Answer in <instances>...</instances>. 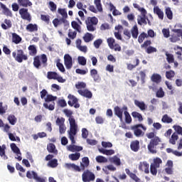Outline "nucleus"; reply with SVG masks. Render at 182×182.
Returning <instances> with one entry per match:
<instances>
[{
  "label": "nucleus",
  "mask_w": 182,
  "mask_h": 182,
  "mask_svg": "<svg viewBox=\"0 0 182 182\" xmlns=\"http://www.w3.org/2000/svg\"><path fill=\"white\" fill-rule=\"evenodd\" d=\"M134 105H135V106L139 107V109H140V110H141L142 112H144V110H146V109H147V105H146L144 102H140L137 100H135Z\"/></svg>",
  "instance_id": "nucleus-22"
},
{
  "label": "nucleus",
  "mask_w": 182,
  "mask_h": 182,
  "mask_svg": "<svg viewBox=\"0 0 182 182\" xmlns=\"http://www.w3.org/2000/svg\"><path fill=\"white\" fill-rule=\"evenodd\" d=\"M130 149L132 151H139L140 150V141L139 140L132 141L130 144Z\"/></svg>",
  "instance_id": "nucleus-19"
},
{
  "label": "nucleus",
  "mask_w": 182,
  "mask_h": 182,
  "mask_svg": "<svg viewBox=\"0 0 182 182\" xmlns=\"http://www.w3.org/2000/svg\"><path fill=\"white\" fill-rule=\"evenodd\" d=\"M165 14H166L168 19H169L170 21H171V19H173V11H171V9L170 7H167L165 9Z\"/></svg>",
  "instance_id": "nucleus-51"
},
{
  "label": "nucleus",
  "mask_w": 182,
  "mask_h": 182,
  "mask_svg": "<svg viewBox=\"0 0 182 182\" xmlns=\"http://www.w3.org/2000/svg\"><path fill=\"white\" fill-rule=\"evenodd\" d=\"M178 139V134H177V132H174L171 138L169 139V143L171 144H176V141H177V139Z\"/></svg>",
  "instance_id": "nucleus-41"
},
{
  "label": "nucleus",
  "mask_w": 182,
  "mask_h": 182,
  "mask_svg": "<svg viewBox=\"0 0 182 182\" xmlns=\"http://www.w3.org/2000/svg\"><path fill=\"white\" fill-rule=\"evenodd\" d=\"M107 42L108 43V46H109V48H110V49H113V48H114V43L116 42V40H114V38H107Z\"/></svg>",
  "instance_id": "nucleus-56"
},
{
  "label": "nucleus",
  "mask_w": 182,
  "mask_h": 182,
  "mask_svg": "<svg viewBox=\"0 0 182 182\" xmlns=\"http://www.w3.org/2000/svg\"><path fill=\"white\" fill-rule=\"evenodd\" d=\"M75 87L78 90H80V89H85L86 87V83L83 82H78L77 84H75Z\"/></svg>",
  "instance_id": "nucleus-61"
},
{
  "label": "nucleus",
  "mask_w": 182,
  "mask_h": 182,
  "mask_svg": "<svg viewBox=\"0 0 182 182\" xmlns=\"http://www.w3.org/2000/svg\"><path fill=\"white\" fill-rule=\"evenodd\" d=\"M69 159L72 160V161H76L80 159V153L71 154L69 155Z\"/></svg>",
  "instance_id": "nucleus-44"
},
{
  "label": "nucleus",
  "mask_w": 182,
  "mask_h": 182,
  "mask_svg": "<svg viewBox=\"0 0 182 182\" xmlns=\"http://www.w3.org/2000/svg\"><path fill=\"white\" fill-rule=\"evenodd\" d=\"M63 112L65 116L69 117L68 122L70 123V131H68V136L72 144H75V143H76V141H75V136L77 134V124L76 123L75 117L72 116V114H73V112L68 109H64Z\"/></svg>",
  "instance_id": "nucleus-1"
},
{
  "label": "nucleus",
  "mask_w": 182,
  "mask_h": 182,
  "mask_svg": "<svg viewBox=\"0 0 182 182\" xmlns=\"http://www.w3.org/2000/svg\"><path fill=\"white\" fill-rule=\"evenodd\" d=\"M18 4L20 6L23 8H28V6H32V2L29 0H18Z\"/></svg>",
  "instance_id": "nucleus-29"
},
{
  "label": "nucleus",
  "mask_w": 182,
  "mask_h": 182,
  "mask_svg": "<svg viewBox=\"0 0 182 182\" xmlns=\"http://www.w3.org/2000/svg\"><path fill=\"white\" fill-rule=\"evenodd\" d=\"M151 5H153L154 7V12L156 15H158L159 18H160V8L157 6V0H151Z\"/></svg>",
  "instance_id": "nucleus-25"
},
{
  "label": "nucleus",
  "mask_w": 182,
  "mask_h": 182,
  "mask_svg": "<svg viewBox=\"0 0 182 182\" xmlns=\"http://www.w3.org/2000/svg\"><path fill=\"white\" fill-rule=\"evenodd\" d=\"M139 127L142 128V129H144V132L147 130V128H146V127L143 126V124H141L134 125L132 127V129L134 130V134H135L136 137L144 136V132L141 131V129H139Z\"/></svg>",
  "instance_id": "nucleus-9"
},
{
  "label": "nucleus",
  "mask_w": 182,
  "mask_h": 182,
  "mask_svg": "<svg viewBox=\"0 0 182 182\" xmlns=\"http://www.w3.org/2000/svg\"><path fill=\"white\" fill-rule=\"evenodd\" d=\"M109 161L110 163L114 164V165L117 166H122V161H120V159L117 157V156H114L109 158Z\"/></svg>",
  "instance_id": "nucleus-32"
},
{
  "label": "nucleus",
  "mask_w": 182,
  "mask_h": 182,
  "mask_svg": "<svg viewBox=\"0 0 182 182\" xmlns=\"http://www.w3.org/2000/svg\"><path fill=\"white\" fill-rule=\"evenodd\" d=\"M1 28L4 31H6V29H10V28H12V21L9 19H5L4 23H1Z\"/></svg>",
  "instance_id": "nucleus-27"
},
{
  "label": "nucleus",
  "mask_w": 182,
  "mask_h": 182,
  "mask_svg": "<svg viewBox=\"0 0 182 182\" xmlns=\"http://www.w3.org/2000/svg\"><path fill=\"white\" fill-rule=\"evenodd\" d=\"M93 39H95V36H93V34L90 33H86L83 36L84 42H85L86 43H89V42H92Z\"/></svg>",
  "instance_id": "nucleus-33"
},
{
  "label": "nucleus",
  "mask_w": 182,
  "mask_h": 182,
  "mask_svg": "<svg viewBox=\"0 0 182 182\" xmlns=\"http://www.w3.org/2000/svg\"><path fill=\"white\" fill-rule=\"evenodd\" d=\"M177 52H176V55L179 60H182V47L177 46Z\"/></svg>",
  "instance_id": "nucleus-60"
},
{
  "label": "nucleus",
  "mask_w": 182,
  "mask_h": 182,
  "mask_svg": "<svg viewBox=\"0 0 182 182\" xmlns=\"http://www.w3.org/2000/svg\"><path fill=\"white\" fill-rule=\"evenodd\" d=\"M26 29L28 32H38V25L29 23L26 26Z\"/></svg>",
  "instance_id": "nucleus-28"
},
{
  "label": "nucleus",
  "mask_w": 182,
  "mask_h": 182,
  "mask_svg": "<svg viewBox=\"0 0 182 182\" xmlns=\"http://www.w3.org/2000/svg\"><path fill=\"white\" fill-rule=\"evenodd\" d=\"M159 167H160V158L154 159V162L150 166V171L152 176L157 175V168Z\"/></svg>",
  "instance_id": "nucleus-10"
},
{
  "label": "nucleus",
  "mask_w": 182,
  "mask_h": 182,
  "mask_svg": "<svg viewBox=\"0 0 182 182\" xmlns=\"http://www.w3.org/2000/svg\"><path fill=\"white\" fill-rule=\"evenodd\" d=\"M96 178V176L90 170H84L82 174V180L83 182H92Z\"/></svg>",
  "instance_id": "nucleus-8"
},
{
  "label": "nucleus",
  "mask_w": 182,
  "mask_h": 182,
  "mask_svg": "<svg viewBox=\"0 0 182 182\" xmlns=\"http://www.w3.org/2000/svg\"><path fill=\"white\" fill-rule=\"evenodd\" d=\"M94 4L98 12H103V7H102V0H95Z\"/></svg>",
  "instance_id": "nucleus-42"
},
{
  "label": "nucleus",
  "mask_w": 182,
  "mask_h": 182,
  "mask_svg": "<svg viewBox=\"0 0 182 182\" xmlns=\"http://www.w3.org/2000/svg\"><path fill=\"white\" fill-rule=\"evenodd\" d=\"M161 122H163V123H171L173 122V119L168 117V115L165 114L163 116Z\"/></svg>",
  "instance_id": "nucleus-58"
},
{
  "label": "nucleus",
  "mask_w": 182,
  "mask_h": 182,
  "mask_svg": "<svg viewBox=\"0 0 182 182\" xmlns=\"http://www.w3.org/2000/svg\"><path fill=\"white\" fill-rule=\"evenodd\" d=\"M125 172L127 173V176L130 177L135 182H140V179L139 177H137V175L136 173H133V172L130 171V169L129 168H125Z\"/></svg>",
  "instance_id": "nucleus-21"
},
{
  "label": "nucleus",
  "mask_w": 182,
  "mask_h": 182,
  "mask_svg": "<svg viewBox=\"0 0 182 182\" xmlns=\"http://www.w3.org/2000/svg\"><path fill=\"white\" fill-rule=\"evenodd\" d=\"M155 136L156 134L154 132H149L146 134V137L148 139H151L148 145V150L152 154H156V153H157V151L156 150V146H158L159 143H160V138Z\"/></svg>",
  "instance_id": "nucleus-4"
},
{
  "label": "nucleus",
  "mask_w": 182,
  "mask_h": 182,
  "mask_svg": "<svg viewBox=\"0 0 182 182\" xmlns=\"http://www.w3.org/2000/svg\"><path fill=\"white\" fill-rule=\"evenodd\" d=\"M77 35V33L76 31H72V30H69L68 31V38L73 40L76 38V36Z\"/></svg>",
  "instance_id": "nucleus-64"
},
{
  "label": "nucleus",
  "mask_w": 182,
  "mask_h": 182,
  "mask_svg": "<svg viewBox=\"0 0 182 182\" xmlns=\"http://www.w3.org/2000/svg\"><path fill=\"white\" fill-rule=\"evenodd\" d=\"M11 149L12 150V151H14V153H15L16 154H19L20 156L22 154L21 153V150L19 149V148L16 146V144L15 143H12L10 144Z\"/></svg>",
  "instance_id": "nucleus-39"
},
{
  "label": "nucleus",
  "mask_w": 182,
  "mask_h": 182,
  "mask_svg": "<svg viewBox=\"0 0 182 182\" xmlns=\"http://www.w3.org/2000/svg\"><path fill=\"white\" fill-rule=\"evenodd\" d=\"M78 63L79 65H81V66H85L87 63L86 58L83 56H79L77 58Z\"/></svg>",
  "instance_id": "nucleus-59"
},
{
  "label": "nucleus",
  "mask_w": 182,
  "mask_h": 182,
  "mask_svg": "<svg viewBox=\"0 0 182 182\" xmlns=\"http://www.w3.org/2000/svg\"><path fill=\"white\" fill-rule=\"evenodd\" d=\"M79 95L81 96H83L84 97H87V99H92V97L93 96V94L92 92L89 91V90L85 89V90H77Z\"/></svg>",
  "instance_id": "nucleus-18"
},
{
  "label": "nucleus",
  "mask_w": 182,
  "mask_h": 182,
  "mask_svg": "<svg viewBox=\"0 0 182 182\" xmlns=\"http://www.w3.org/2000/svg\"><path fill=\"white\" fill-rule=\"evenodd\" d=\"M41 19L43 22H46L47 25H49V23L50 22V16L49 15L41 14Z\"/></svg>",
  "instance_id": "nucleus-53"
},
{
  "label": "nucleus",
  "mask_w": 182,
  "mask_h": 182,
  "mask_svg": "<svg viewBox=\"0 0 182 182\" xmlns=\"http://www.w3.org/2000/svg\"><path fill=\"white\" fill-rule=\"evenodd\" d=\"M175 76H176V72H174V70H173L166 72V77L169 80H171V79H173V77H174Z\"/></svg>",
  "instance_id": "nucleus-45"
},
{
  "label": "nucleus",
  "mask_w": 182,
  "mask_h": 182,
  "mask_svg": "<svg viewBox=\"0 0 182 182\" xmlns=\"http://www.w3.org/2000/svg\"><path fill=\"white\" fill-rule=\"evenodd\" d=\"M132 116L134 119H138L139 122H143V116L137 112H132Z\"/></svg>",
  "instance_id": "nucleus-46"
},
{
  "label": "nucleus",
  "mask_w": 182,
  "mask_h": 182,
  "mask_svg": "<svg viewBox=\"0 0 182 182\" xmlns=\"http://www.w3.org/2000/svg\"><path fill=\"white\" fill-rule=\"evenodd\" d=\"M123 107L122 108H120L119 106H116L114 108V113L115 116L118 117L119 118L120 122H123Z\"/></svg>",
  "instance_id": "nucleus-17"
},
{
  "label": "nucleus",
  "mask_w": 182,
  "mask_h": 182,
  "mask_svg": "<svg viewBox=\"0 0 182 182\" xmlns=\"http://www.w3.org/2000/svg\"><path fill=\"white\" fill-rule=\"evenodd\" d=\"M64 24L65 26H69V21L65 18H54L53 20V25H54L55 28H58L59 26Z\"/></svg>",
  "instance_id": "nucleus-16"
},
{
  "label": "nucleus",
  "mask_w": 182,
  "mask_h": 182,
  "mask_svg": "<svg viewBox=\"0 0 182 182\" xmlns=\"http://www.w3.org/2000/svg\"><path fill=\"white\" fill-rule=\"evenodd\" d=\"M68 150L69 151H72L73 153H75V151H82L83 150V147L76 146V145H69L68 146Z\"/></svg>",
  "instance_id": "nucleus-26"
},
{
  "label": "nucleus",
  "mask_w": 182,
  "mask_h": 182,
  "mask_svg": "<svg viewBox=\"0 0 182 182\" xmlns=\"http://www.w3.org/2000/svg\"><path fill=\"white\" fill-rule=\"evenodd\" d=\"M100 153H102V154H105V156H112V154H114V150L113 149H99Z\"/></svg>",
  "instance_id": "nucleus-36"
},
{
  "label": "nucleus",
  "mask_w": 182,
  "mask_h": 182,
  "mask_svg": "<svg viewBox=\"0 0 182 182\" xmlns=\"http://www.w3.org/2000/svg\"><path fill=\"white\" fill-rule=\"evenodd\" d=\"M28 49L30 56H35L38 53V50H36V46L35 45L29 46Z\"/></svg>",
  "instance_id": "nucleus-34"
},
{
  "label": "nucleus",
  "mask_w": 182,
  "mask_h": 182,
  "mask_svg": "<svg viewBox=\"0 0 182 182\" xmlns=\"http://www.w3.org/2000/svg\"><path fill=\"white\" fill-rule=\"evenodd\" d=\"M58 12L62 16L61 18L66 19L68 18V12L65 9H58Z\"/></svg>",
  "instance_id": "nucleus-52"
},
{
  "label": "nucleus",
  "mask_w": 182,
  "mask_h": 182,
  "mask_svg": "<svg viewBox=\"0 0 182 182\" xmlns=\"http://www.w3.org/2000/svg\"><path fill=\"white\" fill-rule=\"evenodd\" d=\"M40 95L45 100V102L43 104V107L48 110H55V100L58 99V97L48 95V91L46 89L40 92Z\"/></svg>",
  "instance_id": "nucleus-2"
},
{
  "label": "nucleus",
  "mask_w": 182,
  "mask_h": 182,
  "mask_svg": "<svg viewBox=\"0 0 182 182\" xmlns=\"http://www.w3.org/2000/svg\"><path fill=\"white\" fill-rule=\"evenodd\" d=\"M99 20L96 17H87L85 20L87 29L89 32H95L96 31V25H97Z\"/></svg>",
  "instance_id": "nucleus-6"
},
{
  "label": "nucleus",
  "mask_w": 182,
  "mask_h": 182,
  "mask_svg": "<svg viewBox=\"0 0 182 182\" xmlns=\"http://www.w3.org/2000/svg\"><path fill=\"white\" fill-rule=\"evenodd\" d=\"M149 38V36H147V33L142 32L139 36H138V42L139 43H143L144 39Z\"/></svg>",
  "instance_id": "nucleus-48"
},
{
  "label": "nucleus",
  "mask_w": 182,
  "mask_h": 182,
  "mask_svg": "<svg viewBox=\"0 0 182 182\" xmlns=\"http://www.w3.org/2000/svg\"><path fill=\"white\" fill-rule=\"evenodd\" d=\"M12 56L18 63H22L23 60H28V55L25 54V52L22 49L17 50L16 52L14 51Z\"/></svg>",
  "instance_id": "nucleus-7"
},
{
  "label": "nucleus",
  "mask_w": 182,
  "mask_h": 182,
  "mask_svg": "<svg viewBox=\"0 0 182 182\" xmlns=\"http://www.w3.org/2000/svg\"><path fill=\"white\" fill-rule=\"evenodd\" d=\"M90 164V161L87 156H85L82 159V162H80V166L75 164H65V167L68 170H74V171H77L80 173V171H85L86 168L89 167Z\"/></svg>",
  "instance_id": "nucleus-3"
},
{
  "label": "nucleus",
  "mask_w": 182,
  "mask_h": 182,
  "mask_svg": "<svg viewBox=\"0 0 182 182\" xmlns=\"http://www.w3.org/2000/svg\"><path fill=\"white\" fill-rule=\"evenodd\" d=\"M7 120L9 122L10 124H11L12 126H15V124H16L18 119L15 117V115L10 114L9 115Z\"/></svg>",
  "instance_id": "nucleus-40"
},
{
  "label": "nucleus",
  "mask_w": 182,
  "mask_h": 182,
  "mask_svg": "<svg viewBox=\"0 0 182 182\" xmlns=\"http://www.w3.org/2000/svg\"><path fill=\"white\" fill-rule=\"evenodd\" d=\"M132 36L134 39H137L139 37V28L137 25H134L131 29Z\"/></svg>",
  "instance_id": "nucleus-30"
},
{
  "label": "nucleus",
  "mask_w": 182,
  "mask_h": 182,
  "mask_svg": "<svg viewBox=\"0 0 182 182\" xmlns=\"http://www.w3.org/2000/svg\"><path fill=\"white\" fill-rule=\"evenodd\" d=\"M147 11H145V13H141V15H139L137 17L138 25H147V21L149 18H147ZM147 20V21H146Z\"/></svg>",
  "instance_id": "nucleus-14"
},
{
  "label": "nucleus",
  "mask_w": 182,
  "mask_h": 182,
  "mask_svg": "<svg viewBox=\"0 0 182 182\" xmlns=\"http://www.w3.org/2000/svg\"><path fill=\"white\" fill-rule=\"evenodd\" d=\"M32 174L33 176V179L36 180V181L37 182H46V179H45L44 178H41L38 176V173H36V172L32 171Z\"/></svg>",
  "instance_id": "nucleus-43"
},
{
  "label": "nucleus",
  "mask_w": 182,
  "mask_h": 182,
  "mask_svg": "<svg viewBox=\"0 0 182 182\" xmlns=\"http://www.w3.org/2000/svg\"><path fill=\"white\" fill-rule=\"evenodd\" d=\"M57 76H58V73L56 72L49 71L47 73V78L49 79L50 80H52V79L55 80Z\"/></svg>",
  "instance_id": "nucleus-47"
},
{
  "label": "nucleus",
  "mask_w": 182,
  "mask_h": 182,
  "mask_svg": "<svg viewBox=\"0 0 182 182\" xmlns=\"http://www.w3.org/2000/svg\"><path fill=\"white\" fill-rule=\"evenodd\" d=\"M12 42L14 43H16V45H18V43H21V42H22V38L21 36H19V35H18L16 33H12Z\"/></svg>",
  "instance_id": "nucleus-31"
},
{
  "label": "nucleus",
  "mask_w": 182,
  "mask_h": 182,
  "mask_svg": "<svg viewBox=\"0 0 182 182\" xmlns=\"http://www.w3.org/2000/svg\"><path fill=\"white\" fill-rule=\"evenodd\" d=\"M48 8L51 12H56V9H58V6L53 1L48 2Z\"/></svg>",
  "instance_id": "nucleus-50"
},
{
  "label": "nucleus",
  "mask_w": 182,
  "mask_h": 182,
  "mask_svg": "<svg viewBox=\"0 0 182 182\" xmlns=\"http://www.w3.org/2000/svg\"><path fill=\"white\" fill-rule=\"evenodd\" d=\"M68 99H70V100L68 102L69 106H70L71 107L74 106L75 109H79V107H80V105L77 103L78 100L77 98H76V97H75V95H72L70 94L68 95Z\"/></svg>",
  "instance_id": "nucleus-11"
},
{
  "label": "nucleus",
  "mask_w": 182,
  "mask_h": 182,
  "mask_svg": "<svg viewBox=\"0 0 182 182\" xmlns=\"http://www.w3.org/2000/svg\"><path fill=\"white\" fill-rule=\"evenodd\" d=\"M97 163H107V159L103 156H97L95 158Z\"/></svg>",
  "instance_id": "nucleus-57"
},
{
  "label": "nucleus",
  "mask_w": 182,
  "mask_h": 182,
  "mask_svg": "<svg viewBox=\"0 0 182 182\" xmlns=\"http://www.w3.org/2000/svg\"><path fill=\"white\" fill-rule=\"evenodd\" d=\"M47 150L48 153H53L55 156H58V149H56V146L53 144H48L47 146Z\"/></svg>",
  "instance_id": "nucleus-24"
},
{
  "label": "nucleus",
  "mask_w": 182,
  "mask_h": 182,
  "mask_svg": "<svg viewBox=\"0 0 182 182\" xmlns=\"http://www.w3.org/2000/svg\"><path fill=\"white\" fill-rule=\"evenodd\" d=\"M122 109L124 110V114L125 117V123L130 124V123H132V116H130V114L127 111V106H123Z\"/></svg>",
  "instance_id": "nucleus-20"
},
{
  "label": "nucleus",
  "mask_w": 182,
  "mask_h": 182,
  "mask_svg": "<svg viewBox=\"0 0 182 182\" xmlns=\"http://www.w3.org/2000/svg\"><path fill=\"white\" fill-rule=\"evenodd\" d=\"M55 123L57 126H63L65 125V118L63 117H58Z\"/></svg>",
  "instance_id": "nucleus-62"
},
{
  "label": "nucleus",
  "mask_w": 182,
  "mask_h": 182,
  "mask_svg": "<svg viewBox=\"0 0 182 182\" xmlns=\"http://www.w3.org/2000/svg\"><path fill=\"white\" fill-rule=\"evenodd\" d=\"M64 65L66 69H72V66H73V60H72V56L69 54H65L64 55Z\"/></svg>",
  "instance_id": "nucleus-15"
},
{
  "label": "nucleus",
  "mask_w": 182,
  "mask_h": 182,
  "mask_svg": "<svg viewBox=\"0 0 182 182\" xmlns=\"http://www.w3.org/2000/svg\"><path fill=\"white\" fill-rule=\"evenodd\" d=\"M103 43V41L100 38H98L97 40H95L94 41V46L96 49H99L100 48V45Z\"/></svg>",
  "instance_id": "nucleus-63"
},
{
  "label": "nucleus",
  "mask_w": 182,
  "mask_h": 182,
  "mask_svg": "<svg viewBox=\"0 0 182 182\" xmlns=\"http://www.w3.org/2000/svg\"><path fill=\"white\" fill-rule=\"evenodd\" d=\"M5 150H6V146L3 144L2 146H0V156L1 157H4V160H6L8 157L5 155Z\"/></svg>",
  "instance_id": "nucleus-49"
},
{
  "label": "nucleus",
  "mask_w": 182,
  "mask_h": 182,
  "mask_svg": "<svg viewBox=\"0 0 182 182\" xmlns=\"http://www.w3.org/2000/svg\"><path fill=\"white\" fill-rule=\"evenodd\" d=\"M166 56L168 63H174V55L173 54L166 53Z\"/></svg>",
  "instance_id": "nucleus-54"
},
{
  "label": "nucleus",
  "mask_w": 182,
  "mask_h": 182,
  "mask_svg": "<svg viewBox=\"0 0 182 182\" xmlns=\"http://www.w3.org/2000/svg\"><path fill=\"white\" fill-rule=\"evenodd\" d=\"M59 164L58 163V159H53L48 161L47 166L50 167L51 168H56V166H58Z\"/></svg>",
  "instance_id": "nucleus-37"
},
{
  "label": "nucleus",
  "mask_w": 182,
  "mask_h": 182,
  "mask_svg": "<svg viewBox=\"0 0 182 182\" xmlns=\"http://www.w3.org/2000/svg\"><path fill=\"white\" fill-rule=\"evenodd\" d=\"M135 60H136L135 65H133L132 63L127 64V69H128V70H133L134 68H137L139 65H140V60H139V58H136Z\"/></svg>",
  "instance_id": "nucleus-35"
},
{
  "label": "nucleus",
  "mask_w": 182,
  "mask_h": 182,
  "mask_svg": "<svg viewBox=\"0 0 182 182\" xmlns=\"http://www.w3.org/2000/svg\"><path fill=\"white\" fill-rule=\"evenodd\" d=\"M33 64L36 69H39L42 65L43 68H46L48 66V57L45 54L36 55L33 58Z\"/></svg>",
  "instance_id": "nucleus-5"
},
{
  "label": "nucleus",
  "mask_w": 182,
  "mask_h": 182,
  "mask_svg": "<svg viewBox=\"0 0 182 182\" xmlns=\"http://www.w3.org/2000/svg\"><path fill=\"white\" fill-rule=\"evenodd\" d=\"M138 168L139 171H144L145 174H149L150 173V165L147 161H141L139 162Z\"/></svg>",
  "instance_id": "nucleus-13"
},
{
  "label": "nucleus",
  "mask_w": 182,
  "mask_h": 182,
  "mask_svg": "<svg viewBox=\"0 0 182 182\" xmlns=\"http://www.w3.org/2000/svg\"><path fill=\"white\" fill-rule=\"evenodd\" d=\"M71 26L73 29L77 31V32H79V33H80V32H82V27L80 26V25H79V23H77V22H76L75 21H72Z\"/></svg>",
  "instance_id": "nucleus-38"
},
{
  "label": "nucleus",
  "mask_w": 182,
  "mask_h": 182,
  "mask_svg": "<svg viewBox=\"0 0 182 182\" xmlns=\"http://www.w3.org/2000/svg\"><path fill=\"white\" fill-rule=\"evenodd\" d=\"M19 14L21 15V17L22 18V19H24L25 21H28V22H31V21H32L31 14H29V12H28V9H25V8L20 9Z\"/></svg>",
  "instance_id": "nucleus-12"
},
{
  "label": "nucleus",
  "mask_w": 182,
  "mask_h": 182,
  "mask_svg": "<svg viewBox=\"0 0 182 182\" xmlns=\"http://www.w3.org/2000/svg\"><path fill=\"white\" fill-rule=\"evenodd\" d=\"M151 80L154 82V83H160V75L153 74Z\"/></svg>",
  "instance_id": "nucleus-55"
},
{
  "label": "nucleus",
  "mask_w": 182,
  "mask_h": 182,
  "mask_svg": "<svg viewBox=\"0 0 182 182\" xmlns=\"http://www.w3.org/2000/svg\"><path fill=\"white\" fill-rule=\"evenodd\" d=\"M0 6L1 9H3L2 12L4 15H6V16H12V11H11L5 4L0 3Z\"/></svg>",
  "instance_id": "nucleus-23"
}]
</instances>
